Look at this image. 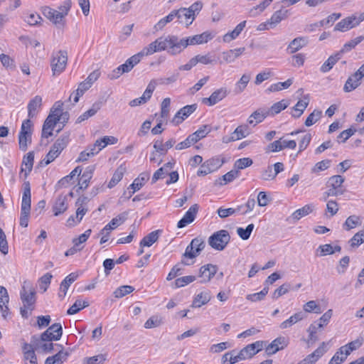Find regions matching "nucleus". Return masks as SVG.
<instances>
[{
  "label": "nucleus",
  "instance_id": "09e8293b",
  "mask_svg": "<svg viewBox=\"0 0 364 364\" xmlns=\"http://www.w3.org/2000/svg\"><path fill=\"white\" fill-rule=\"evenodd\" d=\"M364 40V36H358L355 38V39H353L350 41L349 42L345 43L341 48V50L338 53H341V56L342 57L343 54L350 51L351 49L355 48V46H357L358 43H360L361 41Z\"/></svg>",
  "mask_w": 364,
  "mask_h": 364
},
{
  "label": "nucleus",
  "instance_id": "680f3d73",
  "mask_svg": "<svg viewBox=\"0 0 364 364\" xmlns=\"http://www.w3.org/2000/svg\"><path fill=\"white\" fill-rule=\"evenodd\" d=\"M196 279V277L193 276V275L184 276V277L178 278L175 280V282H174L175 287L176 288L183 287L194 282Z\"/></svg>",
  "mask_w": 364,
  "mask_h": 364
},
{
  "label": "nucleus",
  "instance_id": "8fccbe9b",
  "mask_svg": "<svg viewBox=\"0 0 364 364\" xmlns=\"http://www.w3.org/2000/svg\"><path fill=\"white\" fill-rule=\"evenodd\" d=\"M341 14L340 13H333V14L329 15L327 17V18L323 19L317 23L311 24V27H313V26L322 27V26L328 25L330 23L332 24L334 21L338 20L341 17Z\"/></svg>",
  "mask_w": 364,
  "mask_h": 364
},
{
  "label": "nucleus",
  "instance_id": "13d9d810",
  "mask_svg": "<svg viewBox=\"0 0 364 364\" xmlns=\"http://www.w3.org/2000/svg\"><path fill=\"white\" fill-rule=\"evenodd\" d=\"M125 171V168H123L122 166H119L113 174L110 181L109 182V188H112L117 183H119L124 175V172Z\"/></svg>",
  "mask_w": 364,
  "mask_h": 364
},
{
  "label": "nucleus",
  "instance_id": "5701e85b",
  "mask_svg": "<svg viewBox=\"0 0 364 364\" xmlns=\"http://www.w3.org/2000/svg\"><path fill=\"white\" fill-rule=\"evenodd\" d=\"M42 106V97L35 96L28 104V117L29 119L35 117Z\"/></svg>",
  "mask_w": 364,
  "mask_h": 364
},
{
  "label": "nucleus",
  "instance_id": "4468645a",
  "mask_svg": "<svg viewBox=\"0 0 364 364\" xmlns=\"http://www.w3.org/2000/svg\"><path fill=\"white\" fill-rule=\"evenodd\" d=\"M218 271L216 265L208 264L202 266L199 269L200 283H208L215 276Z\"/></svg>",
  "mask_w": 364,
  "mask_h": 364
},
{
  "label": "nucleus",
  "instance_id": "9d476101",
  "mask_svg": "<svg viewBox=\"0 0 364 364\" xmlns=\"http://www.w3.org/2000/svg\"><path fill=\"white\" fill-rule=\"evenodd\" d=\"M63 334L62 325L60 323H55L49 326L41 335V340L48 339L51 341H59Z\"/></svg>",
  "mask_w": 364,
  "mask_h": 364
},
{
  "label": "nucleus",
  "instance_id": "f257e3e1",
  "mask_svg": "<svg viewBox=\"0 0 364 364\" xmlns=\"http://www.w3.org/2000/svg\"><path fill=\"white\" fill-rule=\"evenodd\" d=\"M209 32H203L201 34L189 36L184 38H179L174 35H168L162 38L165 50L171 55L181 53L187 46L205 43L213 38Z\"/></svg>",
  "mask_w": 364,
  "mask_h": 364
},
{
  "label": "nucleus",
  "instance_id": "a18cd8bd",
  "mask_svg": "<svg viewBox=\"0 0 364 364\" xmlns=\"http://www.w3.org/2000/svg\"><path fill=\"white\" fill-rule=\"evenodd\" d=\"M88 306L89 302L87 301L76 300L75 302L68 309L67 314L69 315L75 314Z\"/></svg>",
  "mask_w": 364,
  "mask_h": 364
},
{
  "label": "nucleus",
  "instance_id": "9b49d317",
  "mask_svg": "<svg viewBox=\"0 0 364 364\" xmlns=\"http://www.w3.org/2000/svg\"><path fill=\"white\" fill-rule=\"evenodd\" d=\"M58 347V351L55 355L48 357L45 360V364H63L65 362L70 355V352L65 350L63 346L55 344Z\"/></svg>",
  "mask_w": 364,
  "mask_h": 364
},
{
  "label": "nucleus",
  "instance_id": "de8ad7c7",
  "mask_svg": "<svg viewBox=\"0 0 364 364\" xmlns=\"http://www.w3.org/2000/svg\"><path fill=\"white\" fill-rule=\"evenodd\" d=\"M313 210V207L311 205H306L301 208H299L295 210L292 215L291 218L294 220H299L302 217H304L311 213Z\"/></svg>",
  "mask_w": 364,
  "mask_h": 364
},
{
  "label": "nucleus",
  "instance_id": "7c9ffc66",
  "mask_svg": "<svg viewBox=\"0 0 364 364\" xmlns=\"http://www.w3.org/2000/svg\"><path fill=\"white\" fill-rule=\"evenodd\" d=\"M187 8L181 7L177 10V19L180 23H185L186 27L189 26L193 21H192L191 14L188 12Z\"/></svg>",
  "mask_w": 364,
  "mask_h": 364
},
{
  "label": "nucleus",
  "instance_id": "f03ea898",
  "mask_svg": "<svg viewBox=\"0 0 364 364\" xmlns=\"http://www.w3.org/2000/svg\"><path fill=\"white\" fill-rule=\"evenodd\" d=\"M162 38H158L154 41L151 43L148 46L144 47L143 50L138 53L132 55L127 60L130 66L133 68L136 65H137L141 60V58L144 55H150L156 52H161L165 50V48L164 46Z\"/></svg>",
  "mask_w": 364,
  "mask_h": 364
},
{
  "label": "nucleus",
  "instance_id": "412c9836",
  "mask_svg": "<svg viewBox=\"0 0 364 364\" xmlns=\"http://www.w3.org/2000/svg\"><path fill=\"white\" fill-rule=\"evenodd\" d=\"M36 292L33 290H31L29 292L27 291L26 288L23 287L21 291V299L24 306H27V309L32 311L33 309V304L36 301Z\"/></svg>",
  "mask_w": 364,
  "mask_h": 364
},
{
  "label": "nucleus",
  "instance_id": "6ab92c4d",
  "mask_svg": "<svg viewBox=\"0 0 364 364\" xmlns=\"http://www.w3.org/2000/svg\"><path fill=\"white\" fill-rule=\"evenodd\" d=\"M68 208V196L66 195H60L55 199L52 209L54 215L58 216L65 213Z\"/></svg>",
  "mask_w": 364,
  "mask_h": 364
},
{
  "label": "nucleus",
  "instance_id": "bf43d9fd",
  "mask_svg": "<svg viewBox=\"0 0 364 364\" xmlns=\"http://www.w3.org/2000/svg\"><path fill=\"white\" fill-rule=\"evenodd\" d=\"M107 360L106 354H99L92 357L85 358L83 364H103Z\"/></svg>",
  "mask_w": 364,
  "mask_h": 364
},
{
  "label": "nucleus",
  "instance_id": "c03bdc74",
  "mask_svg": "<svg viewBox=\"0 0 364 364\" xmlns=\"http://www.w3.org/2000/svg\"><path fill=\"white\" fill-rule=\"evenodd\" d=\"M361 224V220L360 217L353 215L349 216L346 222L343 225V228L346 230H350L353 228H355L356 226L360 225Z\"/></svg>",
  "mask_w": 364,
  "mask_h": 364
},
{
  "label": "nucleus",
  "instance_id": "5fc2aeb1",
  "mask_svg": "<svg viewBox=\"0 0 364 364\" xmlns=\"http://www.w3.org/2000/svg\"><path fill=\"white\" fill-rule=\"evenodd\" d=\"M292 83H293V80L289 78L287 80H286L285 82H277V83L271 85L268 90L270 92L280 91L283 89H287V88L289 87L292 85Z\"/></svg>",
  "mask_w": 364,
  "mask_h": 364
},
{
  "label": "nucleus",
  "instance_id": "e2e57ef3",
  "mask_svg": "<svg viewBox=\"0 0 364 364\" xmlns=\"http://www.w3.org/2000/svg\"><path fill=\"white\" fill-rule=\"evenodd\" d=\"M134 290V288L129 285H124L118 287L114 291V295L116 298H122Z\"/></svg>",
  "mask_w": 364,
  "mask_h": 364
},
{
  "label": "nucleus",
  "instance_id": "a878e982",
  "mask_svg": "<svg viewBox=\"0 0 364 364\" xmlns=\"http://www.w3.org/2000/svg\"><path fill=\"white\" fill-rule=\"evenodd\" d=\"M308 43L307 37H297L289 43L287 50L289 53H294L306 46Z\"/></svg>",
  "mask_w": 364,
  "mask_h": 364
},
{
  "label": "nucleus",
  "instance_id": "dca6fc26",
  "mask_svg": "<svg viewBox=\"0 0 364 364\" xmlns=\"http://www.w3.org/2000/svg\"><path fill=\"white\" fill-rule=\"evenodd\" d=\"M358 22L357 21V16L352 15L350 16H348L341 21H339L335 26V31H339L341 32L347 31L357 26H358Z\"/></svg>",
  "mask_w": 364,
  "mask_h": 364
},
{
  "label": "nucleus",
  "instance_id": "4d7b16f0",
  "mask_svg": "<svg viewBox=\"0 0 364 364\" xmlns=\"http://www.w3.org/2000/svg\"><path fill=\"white\" fill-rule=\"evenodd\" d=\"M210 132V127L208 125H203L191 135L194 139L195 141L197 142L201 139L204 138Z\"/></svg>",
  "mask_w": 364,
  "mask_h": 364
},
{
  "label": "nucleus",
  "instance_id": "2eb2a0df",
  "mask_svg": "<svg viewBox=\"0 0 364 364\" xmlns=\"http://www.w3.org/2000/svg\"><path fill=\"white\" fill-rule=\"evenodd\" d=\"M198 208L199 206L198 204L191 205L183 217L178 222L177 228H183L193 222L198 211Z\"/></svg>",
  "mask_w": 364,
  "mask_h": 364
},
{
  "label": "nucleus",
  "instance_id": "ea45409f",
  "mask_svg": "<svg viewBox=\"0 0 364 364\" xmlns=\"http://www.w3.org/2000/svg\"><path fill=\"white\" fill-rule=\"evenodd\" d=\"M304 318V313L298 312L290 316L288 319L285 320L279 325L281 329H286L290 328L294 324Z\"/></svg>",
  "mask_w": 364,
  "mask_h": 364
},
{
  "label": "nucleus",
  "instance_id": "bb28decb",
  "mask_svg": "<svg viewBox=\"0 0 364 364\" xmlns=\"http://www.w3.org/2000/svg\"><path fill=\"white\" fill-rule=\"evenodd\" d=\"M9 298L6 289L2 286H0V309L2 314V316L6 318L9 314V308L7 304H9Z\"/></svg>",
  "mask_w": 364,
  "mask_h": 364
},
{
  "label": "nucleus",
  "instance_id": "20e7f679",
  "mask_svg": "<svg viewBox=\"0 0 364 364\" xmlns=\"http://www.w3.org/2000/svg\"><path fill=\"white\" fill-rule=\"evenodd\" d=\"M68 63V53L65 50H59L54 53L50 60L52 75H60L65 70Z\"/></svg>",
  "mask_w": 364,
  "mask_h": 364
},
{
  "label": "nucleus",
  "instance_id": "a19ab883",
  "mask_svg": "<svg viewBox=\"0 0 364 364\" xmlns=\"http://www.w3.org/2000/svg\"><path fill=\"white\" fill-rule=\"evenodd\" d=\"M160 230L152 231L145 236L140 242V247H151L159 239Z\"/></svg>",
  "mask_w": 364,
  "mask_h": 364
},
{
  "label": "nucleus",
  "instance_id": "3c124183",
  "mask_svg": "<svg viewBox=\"0 0 364 364\" xmlns=\"http://www.w3.org/2000/svg\"><path fill=\"white\" fill-rule=\"evenodd\" d=\"M289 105L287 101L282 100L279 102L274 103L269 109V115H274L279 113L281 111L285 109Z\"/></svg>",
  "mask_w": 364,
  "mask_h": 364
},
{
  "label": "nucleus",
  "instance_id": "58836bf2",
  "mask_svg": "<svg viewBox=\"0 0 364 364\" xmlns=\"http://www.w3.org/2000/svg\"><path fill=\"white\" fill-rule=\"evenodd\" d=\"M236 351L232 350L227 352L223 355L222 363L223 364H235L240 360H243L240 353H235Z\"/></svg>",
  "mask_w": 364,
  "mask_h": 364
},
{
  "label": "nucleus",
  "instance_id": "052dcab7",
  "mask_svg": "<svg viewBox=\"0 0 364 364\" xmlns=\"http://www.w3.org/2000/svg\"><path fill=\"white\" fill-rule=\"evenodd\" d=\"M195 65H196L198 63H200L203 65H208L212 64L214 62L211 55L208 53L206 55H197L193 57Z\"/></svg>",
  "mask_w": 364,
  "mask_h": 364
},
{
  "label": "nucleus",
  "instance_id": "0eeeda50",
  "mask_svg": "<svg viewBox=\"0 0 364 364\" xmlns=\"http://www.w3.org/2000/svg\"><path fill=\"white\" fill-rule=\"evenodd\" d=\"M43 15L49 19L58 28H63L65 26V19L63 15L57 10L49 6L43 9Z\"/></svg>",
  "mask_w": 364,
  "mask_h": 364
},
{
  "label": "nucleus",
  "instance_id": "7ed1b4c3",
  "mask_svg": "<svg viewBox=\"0 0 364 364\" xmlns=\"http://www.w3.org/2000/svg\"><path fill=\"white\" fill-rule=\"evenodd\" d=\"M31 187L28 181L23 183V192L21 200L20 225L24 228L28 226L31 211Z\"/></svg>",
  "mask_w": 364,
  "mask_h": 364
},
{
  "label": "nucleus",
  "instance_id": "c85d7f7f",
  "mask_svg": "<svg viewBox=\"0 0 364 364\" xmlns=\"http://www.w3.org/2000/svg\"><path fill=\"white\" fill-rule=\"evenodd\" d=\"M360 80L361 79L355 73L349 76L343 87L344 92H350L355 90L360 85Z\"/></svg>",
  "mask_w": 364,
  "mask_h": 364
},
{
  "label": "nucleus",
  "instance_id": "6e6d98bb",
  "mask_svg": "<svg viewBox=\"0 0 364 364\" xmlns=\"http://www.w3.org/2000/svg\"><path fill=\"white\" fill-rule=\"evenodd\" d=\"M322 116V112L321 110H314L306 118L304 124L306 127H310L317 122L321 117Z\"/></svg>",
  "mask_w": 364,
  "mask_h": 364
},
{
  "label": "nucleus",
  "instance_id": "b1692460",
  "mask_svg": "<svg viewBox=\"0 0 364 364\" xmlns=\"http://www.w3.org/2000/svg\"><path fill=\"white\" fill-rule=\"evenodd\" d=\"M211 299V293L210 290H205L197 295L193 299L191 306L193 308H200L208 304Z\"/></svg>",
  "mask_w": 364,
  "mask_h": 364
},
{
  "label": "nucleus",
  "instance_id": "f3484780",
  "mask_svg": "<svg viewBox=\"0 0 364 364\" xmlns=\"http://www.w3.org/2000/svg\"><path fill=\"white\" fill-rule=\"evenodd\" d=\"M196 108L197 105L196 104L183 107L176 112L172 119V122L176 125L181 124L186 118L190 116Z\"/></svg>",
  "mask_w": 364,
  "mask_h": 364
},
{
  "label": "nucleus",
  "instance_id": "864d4df0",
  "mask_svg": "<svg viewBox=\"0 0 364 364\" xmlns=\"http://www.w3.org/2000/svg\"><path fill=\"white\" fill-rule=\"evenodd\" d=\"M309 100L308 96H304L302 100L297 102L295 106L292 108L294 111H299L298 114H296V117H300L304 113L305 109L309 105Z\"/></svg>",
  "mask_w": 364,
  "mask_h": 364
},
{
  "label": "nucleus",
  "instance_id": "774afa93",
  "mask_svg": "<svg viewBox=\"0 0 364 364\" xmlns=\"http://www.w3.org/2000/svg\"><path fill=\"white\" fill-rule=\"evenodd\" d=\"M363 242H364V231L357 232L349 241L350 245L353 248L358 247Z\"/></svg>",
  "mask_w": 364,
  "mask_h": 364
},
{
  "label": "nucleus",
  "instance_id": "f704fd0d",
  "mask_svg": "<svg viewBox=\"0 0 364 364\" xmlns=\"http://www.w3.org/2000/svg\"><path fill=\"white\" fill-rule=\"evenodd\" d=\"M149 173L143 172L136 178H135L133 183L130 185V188L133 189L132 193L139 191L144 184L149 179Z\"/></svg>",
  "mask_w": 364,
  "mask_h": 364
},
{
  "label": "nucleus",
  "instance_id": "39448f33",
  "mask_svg": "<svg viewBox=\"0 0 364 364\" xmlns=\"http://www.w3.org/2000/svg\"><path fill=\"white\" fill-rule=\"evenodd\" d=\"M230 236L228 230H221L214 232L208 238L209 245L214 250L222 251L230 242Z\"/></svg>",
  "mask_w": 364,
  "mask_h": 364
},
{
  "label": "nucleus",
  "instance_id": "c756f323",
  "mask_svg": "<svg viewBox=\"0 0 364 364\" xmlns=\"http://www.w3.org/2000/svg\"><path fill=\"white\" fill-rule=\"evenodd\" d=\"M341 58V53H335L328 57V58L321 66L320 70L323 73L330 71L333 65Z\"/></svg>",
  "mask_w": 364,
  "mask_h": 364
},
{
  "label": "nucleus",
  "instance_id": "79ce46f5",
  "mask_svg": "<svg viewBox=\"0 0 364 364\" xmlns=\"http://www.w3.org/2000/svg\"><path fill=\"white\" fill-rule=\"evenodd\" d=\"M323 327V324L321 323H311L309 328V338H308V343L312 344L314 342H316L318 340V337L316 336V333L318 330L321 329Z\"/></svg>",
  "mask_w": 364,
  "mask_h": 364
},
{
  "label": "nucleus",
  "instance_id": "37998d69",
  "mask_svg": "<svg viewBox=\"0 0 364 364\" xmlns=\"http://www.w3.org/2000/svg\"><path fill=\"white\" fill-rule=\"evenodd\" d=\"M287 11H283L282 10L275 11L270 19L268 20L270 23V28L275 27L282 20L284 19L287 17Z\"/></svg>",
  "mask_w": 364,
  "mask_h": 364
},
{
  "label": "nucleus",
  "instance_id": "aec40b11",
  "mask_svg": "<svg viewBox=\"0 0 364 364\" xmlns=\"http://www.w3.org/2000/svg\"><path fill=\"white\" fill-rule=\"evenodd\" d=\"M326 343L323 342L312 353L307 355L301 362L303 364H315L316 361L327 351Z\"/></svg>",
  "mask_w": 364,
  "mask_h": 364
},
{
  "label": "nucleus",
  "instance_id": "49530a36",
  "mask_svg": "<svg viewBox=\"0 0 364 364\" xmlns=\"http://www.w3.org/2000/svg\"><path fill=\"white\" fill-rule=\"evenodd\" d=\"M249 129L247 125H241L238 126L235 131L231 134L232 139H234L235 141L241 139L245 138L246 136L249 134Z\"/></svg>",
  "mask_w": 364,
  "mask_h": 364
},
{
  "label": "nucleus",
  "instance_id": "1a4fd4ad",
  "mask_svg": "<svg viewBox=\"0 0 364 364\" xmlns=\"http://www.w3.org/2000/svg\"><path fill=\"white\" fill-rule=\"evenodd\" d=\"M205 242L203 239L196 237L192 240L191 242L187 246L183 257L188 258H195L204 249Z\"/></svg>",
  "mask_w": 364,
  "mask_h": 364
},
{
  "label": "nucleus",
  "instance_id": "338daca9",
  "mask_svg": "<svg viewBox=\"0 0 364 364\" xmlns=\"http://www.w3.org/2000/svg\"><path fill=\"white\" fill-rule=\"evenodd\" d=\"M97 154V151H94V149H92L91 146L88 147L85 151H82L77 159L76 160L77 162H84L87 161L90 157L94 156L95 154Z\"/></svg>",
  "mask_w": 364,
  "mask_h": 364
},
{
  "label": "nucleus",
  "instance_id": "69168bd1",
  "mask_svg": "<svg viewBox=\"0 0 364 364\" xmlns=\"http://www.w3.org/2000/svg\"><path fill=\"white\" fill-rule=\"evenodd\" d=\"M254 224H249L245 229L242 228H238L237 229V233L244 240H248L250 235L254 229Z\"/></svg>",
  "mask_w": 364,
  "mask_h": 364
},
{
  "label": "nucleus",
  "instance_id": "2f4dec72",
  "mask_svg": "<svg viewBox=\"0 0 364 364\" xmlns=\"http://www.w3.org/2000/svg\"><path fill=\"white\" fill-rule=\"evenodd\" d=\"M272 2V0H264L259 4L253 6L248 11L249 17H257L260 15Z\"/></svg>",
  "mask_w": 364,
  "mask_h": 364
},
{
  "label": "nucleus",
  "instance_id": "72a5a7b5",
  "mask_svg": "<svg viewBox=\"0 0 364 364\" xmlns=\"http://www.w3.org/2000/svg\"><path fill=\"white\" fill-rule=\"evenodd\" d=\"M239 171L238 170H231L225 175H223L221 178H218L215 181V185L218 186H224L228 183L232 182L234 179L237 178L239 176Z\"/></svg>",
  "mask_w": 364,
  "mask_h": 364
},
{
  "label": "nucleus",
  "instance_id": "473e14b6",
  "mask_svg": "<svg viewBox=\"0 0 364 364\" xmlns=\"http://www.w3.org/2000/svg\"><path fill=\"white\" fill-rule=\"evenodd\" d=\"M246 23V21L240 22L232 31L228 32L226 34H225L223 36V41L225 43H229L231 41L235 39L241 33L242 31L245 27Z\"/></svg>",
  "mask_w": 364,
  "mask_h": 364
},
{
  "label": "nucleus",
  "instance_id": "c9c22d12",
  "mask_svg": "<svg viewBox=\"0 0 364 364\" xmlns=\"http://www.w3.org/2000/svg\"><path fill=\"white\" fill-rule=\"evenodd\" d=\"M251 79L250 73H245L242 75L240 79L235 83L234 92L235 94H240L246 88L247 84Z\"/></svg>",
  "mask_w": 364,
  "mask_h": 364
},
{
  "label": "nucleus",
  "instance_id": "cd10ccee",
  "mask_svg": "<svg viewBox=\"0 0 364 364\" xmlns=\"http://www.w3.org/2000/svg\"><path fill=\"white\" fill-rule=\"evenodd\" d=\"M173 165L174 162H168L155 171L151 179V183H155L159 179L163 178L166 175H168L169 171L173 168Z\"/></svg>",
  "mask_w": 364,
  "mask_h": 364
},
{
  "label": "nucleus",
  "instance_id": "4c0bfd02",
  "mask_svg": "<svg viewBox=\"0 0 364 364\" xmlns=\"http://www.w3.org/2000/svg\"><path fill=\"white\" fill-rule=\"evenodd\" d=\"M34 161V154L33 151H30L26 156L23 157L22 166H25V168H21V172H25L24 175L26 177L31 171Z\"/></svg>",
  "mask_w": 364,
  "mask_h": 364
},
{
  "label": "nucleus",
  "instance_id": "393cba45",
  "mask_svg": "<svg viewBox=\"0 0 364 364\" xmlns=\"http://www.w3.org/2000/svg\"><path fill=\"white\" fill-rule=\"evenodd\" d=\"M269 115V111L267 109H258L249 117L247 122L250 124L256 126L257 124L262 122Z\"/></svg>",
  "mask_w": 364,
  "mask_h": 364
},
{
  "label": "nucleus",
  "instance_id": "4be33fe9",
  "mask_svg": "<svg viewBox=\"0 0 364 364\" xmlns=\"http://www.w3.org/2000/svg\"><path fill=\"white\" fill-rule=\"evenodd\" d=\"M228 95L226 88H220L214 91L209 97L203 100V103L213 106L225 98Z\"/></svg>",
  "mask_w": 364,
  "mask_h": 364
},
{
  "label": "nucleus",
  "instance_id": "f8f14e48",
  "mask_svg": "<svg viewBox=\"0 0 364 364\" xmlns=\"http://www.w3.org/2000/svg\"><path fill=\"white\" fill-rule=\"evenodd\" d=\"M265 345L266 343L264 341H256L243 348L239 353L242 360L250 358L260 351Z\"/></svg>",
  "mask_w": 364,
  "mask_h": 364
},
{
  "label": "nucleus",
  "instance_id": "ddd939ff",
  "mask_svg": "<svg viewBox=\"0 0 364 364\" xmlns=\"http://www.w3.org/2000/svg\"><path fill=\"white\" fill-rule=\"evenodd\" d=\"M53 341L48 339L41 340V336H32V343H33L36 350L41 353H51L54 349Z\"/></svg>",
  "mask_w": 364,
  "mask_h": 364
},
{
  "label": "nucleus",
  "instance_id": "603ef678",
  "mask_svg": "<svg viewBox=\"0 0 364 364\" xmlns=\"http://www.w3.org/2000/svg\"><path fill=\"white\" fill-rule=\"evenodd\" d=\"M156 85L157 82L154 80H151L150 82L148 84L147 87L144 92L141 99L145 103H146L148 100H149V99L151 98L152 93L156 88Z\"/></svg>",
  "mask_w": 364,
  "mask_h": 364
},
{
  "label": "nucleus",
  "instance_id": "423d86ee",
  "mask_svg": "<svg viewBox=\"0 0 364 364\" xmlns=\"http://www.w3.org/2000/svg\"><path fill=\"white\" fill-rule=\"evenodd\" d=\"M69 141V135L64 134L58 138L51 146L46 157V164L53 161L66 147Z\"/></svg>",
  "mask_w": 364,
  "mask_h": 364
},
{
  "label": "nucleus",
  "instance_id": "a211bd4d",
  "mask_svg": "<svg viewBox=\"0 0 364 364\" xmlns=\"http://www.w3.org/2000/svg\"><path fill=\"white\" fill-rule=\"evenodd\" d=\"M288 344L287 339L279 336L272 341L265 348L267 355H273L279 350L284 348Z\"/></svg>",
  "mask_w": 364,
  "mask_h": 364
},
{
  "label": "nucleus",
  "instance_id": "6e6552de",
  "mask_svg": "<svg viewBox=\"0 0 364 364\" xmlns=\"http://www.w3.org/2000/svg\"><path fill=\"white\" fill-rule=\"evenodd\" d=\"M344 178L340 175H335L329 178L327 185L330 188L326 192L328 196H338L343 193L341 186Z\"/></svg>",
  "mask_w": 364,
  "mask_h": 364
},
{
  "label": "nucleus",
  "instance_id": "0e129e2a",
  "mask_svg": "<svg viewBox=\"0 0 364 364\" xmlns=\"http://www.w3.org/2000/svg\"><path fill=\"white\" fill-rule=\"evenodd\" d=\"M269 291V287L266 286L263 288L262 291L257 293L248 294L247 296V299L251 301L255 302L262 300L264 296L267 295Z\"/></svg>",
  "mask_w": 364,
  "mask_h": 364
},
{
  "label": "nucleus",
  "instance_id": "e433bc0d",
  "mask_svg": "<svg viewBox=\"0 0 364 364\" xmlns=\"http://www.w3.org/2000/svg\"><path fill=\"white\" fill-rule=\"evenodd\" d=\"M100 107H101V102H95L90 109L85 112L83 114H82L80 116H79L77 117V119L76 120V123H81L83 121L94 116L97 112V111L100 109Z\"/></svg>",
  "mask_w": 364,
  "mask_h": 364
}]
</instances>
